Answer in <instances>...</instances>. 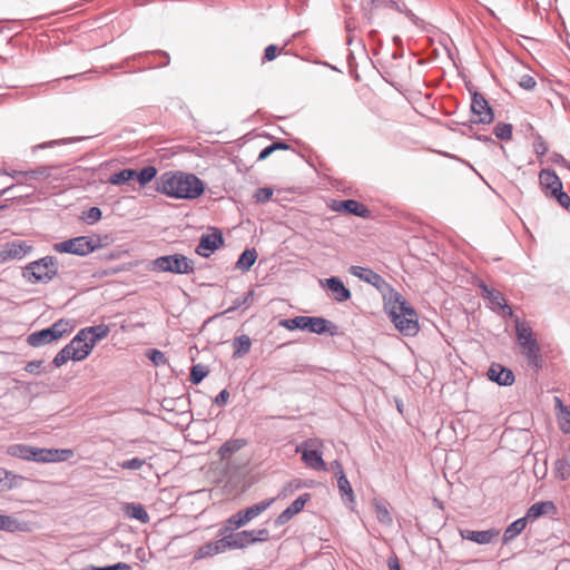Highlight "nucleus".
Instances as JSON below:
<instances>
[{
  "label": "nucleus",
  "mask_w": 570,
  "mask_h": 570,
  "mask_svg": "<svg viewBox=\"0 0 570 570\" xmlns=\"http://www.w3.org/2000/svg\"><path fill=\"white\" fill-rule=\"evenodd\" d=\"M348 273L377 289L382 295L384 313L401 335L414 337L420 332L417 311L382 275L368 266L360 265L350 266Z\"/></svg>",
  "instance_id": "1"
},
{
  "label": "nucleus",
  "mask_w": 570,
  "mask_h": 570,
  "mask_svg": "<svg viewBox=\"0 0 570 570\" xmlns=\"http://www.w3.org/2000/svg\"><path fill=\"white\" fill-rule=\"evenodd\" d=\"M207 183L196 174L167 170L156 179V191L175 200H196L203 197Z\"/></svg>",
  "instance_id": "2"
},
{
  "label": "nucleus",
  "mask_w": 570,
  "mask_h": 570,
  "mask_svg": "<svg viewBox=\"0 0 570 570\" xmlns=\"http://www.w3.org/2000/svg\"><path fill=\"white\" fill-rule=\"evenodd\" d=\"M533 421L527 414L514 413L509 419V425L504 429L501 440L513 446L515 452L531 451V428Z\"/></svg>",
  "instance_id": "3"
},
{
  "label": "nucleus",
  "mask_w": 570,
  "mask_h": 570,
  "mask_svg": "<svg viewBox=\"0 0 570 570\" xmlns=\"http://www.w3.org/2000/svg\"><path fill=\"white\" fill-rule=\"evenodd\" d=\"M515 340L529 367L539 373L543 368V356L530 324L515 316Z\"/></svg>",
  "instance_id": "4"
},
{
  "label": "nucleus",
  "mask_w": 570,
  "mask_h": 570,
  "mask_svg": "<svg viewBox=\"0 0 570 570\" xmlns=\"http://www.w3.org/2000/svg\"><path fill=\"white\" fill-rule=\"evenodd\" d=\"M59 273V262L56 256L46 255L29 262L22 267V277L29 284H48Z\"/></svg>",
  "instance_id": "5"
},
{
  "label": "nucleus",
  "mask_w": 570,
  "mask_h": 570,
  "mask_svg": "<svg viewBox=\"0 0 570 570\" xmlns=\"http://www.w3.org/2000/svg\"><path fill=\"white\" fill-rule=\"evenodd\" d=\"M94 351V347L87 340L85 332L80 328L75 336L66 344L52 358L51 367L59 368L68 361L81 362L86 360Z\"/></svg>",
  "instance_id": "6"
},
{
  "label": "nucleus",
  "mask_w": 570,
  "mask_h": 570,
  "mask_svg": "<svg viewBox=\"0 0 570 570\" xmlns=\"http://www.w3.org/2000/svg\"><path fill=\"white\" fill-rule=\"evenodd\" d=\"M151 272L189 275L195 272V262L181 253L157 256L148 264Z\"/></svg>",
  "instance_id": "7"
},
{
  "label": "nucleus",
  "mask_w": 570,
  "mask_h": 570,
  "mask_svg": "<svg viewBox=\"0 0 570 570\" xmlns=\"http://www.w3.org/2000/svg\"><path fill=\"white\" fill-rule=\"evenodd\" d=\"M75 325L69 318H59L50 326L28 334L26 342L31 347H41L59 341L73 330Z\"/></svg>",
  "instance_id": "8"
},
{
  "label": "nucleus",
  "mask_w": 570,
  "mask_h": 570,
  "mask_svg": "<svg viewBox=\"0 0 570 570\" xmlns=\"http://www.w3.org/2000/svg\"><path fill=\"white\" fill-rule=\"evenodd\" d=\"M130 61L144 62L139 68H134L129 72H139L154 68H164L170 63V56L167 51L157 49L153 51H142L125 58L120 65H114L112 68L128 67Z\"/></svg>",
  "instance_id": "9"
},
{
  "label": "nucleus",
  "mask_w": 570,
  "mask_h": 570,
  "mask_svg": "<svg viewBox=\"0 0 570 570\" xmlns=\"http://www.w3.org/2000/svg\"><path fill=\"white\" fill-rule=\"evenodd\" d=\"M302 454V461L315 471H328L327 463L323 459V444L317 439H308L297 446Z\"/></svg>",
  "instance_id": "10"
},
{
  "label": "nucleus",
  "mask_w": 570,
  "mask_h": 570,
  "mask_svg": "<svg viewBox=\"0 0 570 570\" xmlns=\"http://www.w3.org/2000/svg\"><path fill=\"white\" fill-rule=\"evenodd\" d=\"M252 535L253 532L248 531H240L234 534H229L216 542L207 544L205 547L206 551L202 549L200 552L203 553V556H208L222 552L226 548L243 549L248 544L254 543V539L252 538Z\"/></svg>",
  "instance_id": "11"
},
{
  "label": "nucleus",
  "mask_w": 570,
  "mask_h": 570,
  "mask_svg": "<svg viewBox=\"0 0 570 570\" xmlns=\"http://www.w3.org/2000/svg\"><path fill=\"white\" fill-rule=\"evenodd\" d=\"M478 288L481 292V296L489 302V308L492 312L515 318L512 307L509 305V303L507 302V299L504 298L503 294L500 291L490 287L482 279H479Z\"/></svg>",
  "instance_id": "12"
},
{
  "label": "nucleus",
  "mask_w": 570,
  "mask_h": 570,
  "mask_svg": "<svg viewBox=\"0 0 570 570\" xmlns=\"http://www.w3.org/2000/svg\"><path fill=\"white\" fill-rule=\"evenodd\" d=\"M471 118L478 124L491 125L495 120V112L484 94L481 91L472 92V101L470 102Z\"/></svg>",
  "instance_id": "13"
},
{
  "label": "nucleus",
  "mask_w": 570,
  "mask_h": 570,
  "mask_svg": "<svg viewBox=\"0 0 570 570\" xmlns=\"http://www.w3.org/2000/svg\"><path fill=\"white\" fill-rule=\"evenodd\" d=\"M212 233H203L199 237L195 253L203 257L209 258L216 250L225 245L224 234L218 227H210Z\"/></svg>",
  "instance_id": "14"
},
{
  "label": "nucleus",
  "mask_w": 570,
  "mask_h": 570,
  "mask_svg": "<svg viewBox=\"0 0 570 570\" xmlns=\"http://www.w3.org/2000/svg\"><path fill=\"white\" fill-rule=\"evenodd\" d=\"M328 208L334 213L352 215L362 219H371L373 217L372 210L366 205L353 198L331 199Z\"/></svg>",
  "instance_id": "15"
},
{
  "label": "nucleus",
  "mask_w": 570,
  "mask_h": 570,
  "mask_svg": "<svg viewBox=\"0 0 570 570\" xmlns=\"http://www.w3.org/2000/svg\"><path fill=\"white\" fill-rule=\"evenodd\" d=\"M318 285L322 289L330 293L336 303H345L352 298L351 289L344 284L340 276L333 275L326 278H320Z\"/></svg>",
  "instance_id": "16"
},
{
  "label": "nucleus",
  "mask_w": 570,
  "mask_h": 570,
  "mask_svg": "<svg viewBox=\"0 0 570 570\" xmlns=\"http://www.w3.org/2000/svg\"><path fill=\"white\" fill-rule=\"evenodd\" d=\"M33 250V246L26 240L13 239L0 247V264L9 261H20Z\"/></svg>",
  "instance_id": "17"
},
{
  "label": "nucleus",
  "mask_w": 570,
  "mask_h": 570,
  "mask_svg": "<svg viewBox=\"0 0 570 570\" xmlns=\"http://www.w3.org/2000/svg\"><path fill=\"white\" fill-rule=\"evenodd\" d=\"M52 248L59 254H70L80 257L90 255L87 235L70 237L55 243Z\"/></svg>",
  "instance_id": "18"
},
{
  "label": "nucleus",
  "mask_w": 570,
  "mask_h": 570,
  "mask_svg": "<svg viewBox=\"0 0 570 570\" xmlns=\"http://www.w3.org/2000/svg\"><path fill=\"white\" fill-rule=\"evenodd\" d=\"M305 332L332 337L341 334L337 324L324 316L314 315H307Z\"/></svg>",
  "instance_id": "19"
},
{
  "label": "nucleus",
  "mask_w": 570,
  "mask_h": 570,
  "mask_svg": "<svg viewBox=\"0 0 570 570\" xmlns=\"http://www.w3.org/2000/svg\"><path fill=\"white\" fill-rule=\"evenodd\" d=\"M539 186L543 195L549 198L563 188V183L554 169L547 167L539 173Z\"/></svg>",
  "instance_id": "20"
},
{
  "label": "nucleus",
  "mask_w": 570,
  "mask_h": 570,
  "mask_svg": "<svg viewBox=\"0 0 570 570\" xmlns=\"http://www.w3.org/2000/svg\"><path fill=\"white\" fill-rule=\"evenodd\" d=\"M487 376L499 386H511L515 381L513 371L501 363H492L487 371Z\"/></svg>",
  "instance_id": "21"
},
{
  "label": "nucleus",
  "mask_w": 570,
  "mask_h": 570,
  "mask_svg": "<svg viewBox=\"0 0 570 570\" xmlns=\"http://www.w3.org/2000/svg\"><path fill=\"white\" fill-rule=\"evenodd\" d=\"M7 453L11 456L29 462L41 463L42 448L17 443L8 446Z\"/></svg>",
  "instance_id": "22"
},
{
  "label": "nucleus",
  "mask_w": 570,
  "mask_h": 570,
  "mask_svg": "<svg viewBox=\"0 0 570 570\" xmlns=\"http://www.w3.org/2000/svg\"><path fill=\"white\" fill-rule=\"evenodd\" d=\"M268 507V503L261 502L257 504H254L243 511H239L235 515H233L228 523L232 524L234 528H240L255 519L258 514H261L263 511H265Z\"/></svg>",
  "instance_id": "23"
},
{
  "label": "nucleus",
  "mask_w": 570,
  "mask_h": 570,
  "mask_svg": "<svg viewBox=\"0 0 570 570\" xmlns=\"http://www.w3.org/2000/svg\"><path fill=\"white\" fill-rule=\"evenodd\" d=\"M75 455L68 448H42L41 463L66 462Z\"/></svg>",
  "instance_id": "24"
},
{
  "label": "nucleus",
  "mask_w": 570,
  "mask_h": 570,
  "mask_svg": "<svg viewBox=\"0 0 570 570\" xmlns=\"http://www.w3.org/2000/svg\"><path fill=\"white\" fill-rule=\"evenodd\" d=\"M23 483H31V480L0 468V493L20 488Z\"/></svg>",
  "instance_id": "25"
},
{
  "label": "nucleus",
  "mask_w": 570,
  "mask_h": 570,
  "mask_svg": "<svg viewBox=\"0 0 570 570\" xmlns=\"http://www.w3.org/2000/svg\"><path fill=\"white\" fill-rule=\"evenodd\" d=\"M247 445V439L232 438L225 441L217 450V455L220 461L230 459L236 452Z\"/></svg>",
  "instance_id": "26"
},
{
  "label": "nucleus",
  "mask_w": 570,
  "mask_h": 570,
  "mask_svg": "<svg viewBox=\"0 0 570 570\" xmlns=\"http://www.w3.org/2000/svg\"><path fill=\"white\" fill-rule=\"evenodd\" d=\"M258 258V253L255 247H246L237 257L234 269L242 273H247L252 269Z\"/></svg>",
  "instance_id": "27"
},
{
  "label": "nucleus",
  "mask_w": 570,
  "mask_h": 570,
  "mask_svg": "<svg viewBox=\"0 0 570 570\" xmlns=\"http://www.w3.org/2000/svg\"><path fill=\"white\" fill-rule=\"evenodd\" d=\"M81 330L94 348L98 342L106 338L110 333V326L105 323L86 326Z\"/></svg>",
  "instance_id": "28"
},
{
  "label": "nucleus",
  "mask_w": 570,
  "mask_h": 570,
  "mask_svg": "<svg viewBox=\"0 0 570 570\" xmlns=\"http://www.w3.org/2000/svg\"><path fill=\"white\" fill-rule=\"evenodd\" d=\"M554 410L560 430L564 434H570V406L562 403L561 399L554 397Z\"/></svg>",
  "instance_id": "29"
},
{
  "label": "nucleus",
  "mask_w": 570,
  "mask_h": 570,
  "mask_svg": "<svg viewBox=\"0 0 570 570\" xmlns=\"http://www.w3.org/2000/svg\"><path fill=\"white\" fill-rule=\"evenodd\" d=\"M460 533L463 539L473 541L479 544L490 543L495 537L499 535V531H497V530H485V531L461 530Z\"/></svg>",
  "instance_id": "30"
},
{
  "label": "nucleus",
  "mask_w": 570,
  "mask_h": 570,
  "mask_svg": "<svg viewBox=\"0 0 570 570\" xmlns=\"http://www.w3.org/2000/svg\"><path fill=\"white\" fill-rule=\"evenodd\" d=\"M31 523L27 521H19L16 518L0 514V530L9 532H27L31 530Z\"/></svg>",
  "instance_id": "31"
},
{
  "label": "nucleus",
  "mask_w": 570,
  "mask_h": 570,
  "mask_svg": "<svg viewBox=\"0 0 570 570\" xmlns=\"http://www.w3.org/2000/svg\"><path fill=\"white\" fill-rule=\"evenodd\" d=\"M234 360L244 357L249 353L252 347V338L247 334L236 335L232 342Z\"/></svg>",
  "instance_id": "32"
},
{
  "label": "nucleus",
  "mask_w": 570,
  "mask_h": 570,
  "mask_svg": "<svg viewBox=\"0 0 570 570\" xmlns=\"http://www.w3.org/2000/svg\"><path fill=\"white\" fill-rule=\"evenodd\" d=\"M158 169L154 165H147L140 169L135 168V181L139 185L140 188H145L151 181H156L159 177L157 176Z\"/></svg>",
  "instance_id": "33"
},
{
  "label": "nucleus",
  "mask_w": 570,
  "mask_h": 570,
  "mask_svg": "<svg viewBox=\"0 0 570 570\" xmlns=\"http://www.w3.org/2000/svg\"><path fill=\"white\" fill-rule=\"evenodd\" d=\"M132 181H135V168H122L107 178V183L112 186H126Z\"/></svg>",
  "instance_id": "34"
},
{
  "label": "nucleus",
  "mask_w": 570,
  "mask_h": 570,
  "mask_svg": "<svg viewBox=\"0 0 570 570\" xmlns=\"http://www.w3.org/2000/svg\"><path fill=\"white\" fill-rule=\"evenodd\" d=\"M556 513V507L553 504V501H541L538 503H534L530 507L527 513V519L534 520L540 515L549 514L553 515Z\"/></svg>",
  "instance_id": "35"
},
{
  "label": "nucleus",
  "mask_w": 570,
  "mask_h": 570,
  "mask_svg": "<svg viewBox=\"0 0 570 570\" xmlns=\"http://www.w3.org/2000/svg\"><path fill=\"white\" fill-rule=\"evenodd\" d=\"M122 511L125 515L129 519L138 520L141 523H147L149 521V515L147 511L139 503H126L122 507Z\"/></svg>",
  "instance_id": "36"
},
{
  "label": "nucleus",
  "mask_w": 570,
  "mask_h": 570,
  "mask_svg": "<svg viewBox=\"0 0 570 570\" xmlns=\"http://www.w3.org/2000/svg\"><path fill=\"white\" fill-rule=\"evenodd\" d=\"M117 468H120L122 470H129V471H138L144 468L147 470H151V464L147 463L146 459L134 456L130 459H124L115 462Z\"/></svg>",
  "instance_id": "37"
},
{
  "label": "nucleus",
  "mask_w": 570,
  "mask_h": 570,
  "mask_svg": "<svg viewBox=\"0 0 570 570\" xmlns=\"http://www.w3.org/2000/svg\"><path fill=\"white\" fill-rule=\"evenodd\" d=\"M306 321H307V315H296L293 317L282 318V320H279L278 324L281 327H283L289 332H293V331L305 332Z\"/></svg>",
  "instance_id": "38"
},
{
  "label": "nucleus",
  "mask_w": 570,
  "mask_h": 570,
  "mask_svg": "<svg viewBox=\"0 0 570 570\" xmlns=\"http://www.w3.org/2000/svg\"><path fill=\"white\" fill-rule=\"evenodd\" d=\"M307 482L303 481L301 479H293L288 482H286L278 494L274 497L273 499H287L288 497H292L295 494L296 491L307 488Z\"/></svg>",
  "instance_id": "39"
},
{
  "label": "nucleus",
  "mask_w": 570,
  "mask_h": 570,
  "mask_svg": "<svg viewBox=\"0 0 570 570\" xmlns=\"http://www.w3.org/2000/svg\"><path fill=\"white\" fill-rule=\"evenodd\" d=\"M254 298H255V291L254 289L247 291L246 293L243 294V296L235 298L232 302V305L228 308H226L222 313V315L233 313V312L237 311L238 308H245V309L248 308L250 306V304L254 302Z\"/></svg>",
  "instance_id": "40"
},
{
  "label": "nucleus",
  "mask_w": 570,
  "mask_h": 570,
  "mask_svg": "<svg viewBox=\"0 0 570 570\" xmlns=\"http://www.w3.org/2000/svg\"><path fill=\"white\" fill-rule=\"evenodd\" d=\"M305 501H293L291 507L284 510L275 520L277 527L288 522L295 514L303 510Z\"/></svg>",
  "instance_id": "41"
},
{
  "label": "nucleus",
  "mask_w": 570,
  "mask_h": 570,
  "mask_svg": "<svg viewBox=\"0 0 570 570\" xmlns=\"http://www.w3.org/2000/svg\"><path fill=\"white\" fill-rule=\"evenodd\" d=\"M210 370L203 363L193 364L189 373V382L199 385L209 374Z\"/></svg>",
  "instance_id": "42"
},
{
  "label": "nucleus",
  "mask_w": 570,
  "mask_h": 570,
  "mask_svg": "<svg viewBox=\"0 0 570 570\" xmlns=\"http://www.w3.org/2000/svg\"><path fill=\"white\" fill-rule=\"evenodd\" d=\"M493 135L501 141H511L513 138V125L505 121H498L493 127Z\"/></svg>",
  "instance_id": "43"
},
{
  "label": "nucleus",
  "mask_w": 570,
  "mask_h": 570,
  "mask_svg": "<svg viewBox=\"0 0 570 570\" xmlns=\"http://www.w3.org/2000/svg\"><path fill=\"white\" fill-rule=\"evenodd\" d=\"M145 356L147 360H149L151 362V364L155 367H159V366H164V365L170 366L166 354L156 347L147 348L145 352Z\"/></svg>",
  "instance_id": "44"
},
{
  "label": "nucleus",
  "mask_w": 570,
  "mask_h": 570,
  "mask_svg": "<svg viewBox=\"0 0 570 570\" xmlns=\"http://www.w3.org/2000/svg\"><path fill=\"white\" fill-rule=\"evenodd\" d=\"M337 489L342 499H355L354 490L345 473L336 476Z\"/></svg>",
  "instance_id": "45"
},
{
  "label": "nucleus",
  "mask_w": 570,
  "mask_h": 570,
  "mask_svg": "<svg viewBox=\"0 0 570 570\" xmlns=\"http://www.w3.org/2000/svg\"><path fill=\"white\" fill-rule=\"evenodd\" d=\"M131 267H132V264L128 263V264H119L116 266L98 269L97 272H95L94 277H96V278L109 277V276H112V275H116V274H119L122 272H128L131 269Z\"/></svg>",
  "instance_id": "46"
},
{
  "label": "nucleus",
  "mask_w": 570,
  "mask_h": 570,
  "mask_svg": "<svg viewBox=\"0 0 570 570\" xmlns=\"http://www.w3.org/2000/svg\"><path fill=\"white\" fill-rule=\"evenodd\" d=\"M527 525V518H521L511 523L503 534V540L505 542L514 539L519 533H521Z\"/></svg>",
  "instance_id": "47"
},
{
  "label": "nucleus",
  "mask_w": 570,
  "mask_h": 570,
  "mask_svg": "<svg viewBox=\"0 0 570 570\" xmlns=\"http://www.w3.org/2000/svg\"><path fill=\"white\" fill-rule=\"evenodd\" d=\"M556 476L564 481L570 476V460L567 456H562L554 462Z\"/></svg>",
  "instance_id": "48"
},
{
  "label": "nucleus",
  "mask_w": 570,
  "mask_h": 570,
  "mask_svg": "<svg viewBox=\"0 0 570 570\" xmlns=\"http://www.w3.org/2000/svg\"><path fill=\"white\" fill-rule=\"evenodd\" d=\"M80 218L87 225H95L102 218V210L98 206H91L82 210Z\"/></svg>",
  "instance_id": "49"
},
{
  "label": "nucleus",
  "mask_w": 570,
  "mask_h": 570,
  "mask_svg": "<svg viewBox=\"0 0 570 570\" xmlns=\"http://www.w3.org/2000/svg\"><path fill=\"white\" fill-rule=\"evenodd\" d=\"M88 138L89 137H87V136H75V137L55 139V140L45 141L42 144L38 145L37 148L45 149V148H51V147L60 146V145H69V144H73V142L83 141Z\"/></svg>",
  "instance_id": "50"
},
{
  "label": "nucleus",
  "mask_w": 570,
  "mask_h": 570,
  "mask_svg": "<svg viewBox=\"0 0 570 570\" xmlns=\"http://www.w3.org/2000/svg\"><path fill=\"white\" fill-rule=\"evenodd\" d=\"M274 151L276 150H292L296 153L301 158H303L307 165L315 169V166L313 161L309 158H306L305 155L302 151H297L296 149L292 148V146L284 139L277 138L272 142Z\"/></svg>",
  "instance_id": "51"
},
{
  "label": "nucleus",
  "mask_w": 570,
  "mask_h": 570,
  "mask_svg": "<svg viewBox=\"0 0 570 570\" xmlns=\"http://www.w3.org/2000/svg\"><path fill=\"white\" fill-rule=\"evenodd\" d=\"M274 195V188L272 186H265L257 188L253 194V199L256 204H265L272 199Z\"/></svg>",
  "instance_id": "52"
},
{
  "label": "nucleus",
  "mask_w": 570,
  "mask_h": 570,
  "mask_svg": "<svg viewBox=\"0 0 570 570\" xmlns=\"http://www.w3.org/2000/svg\"><path fill=\"white\" fill-rule=\"evenodd\" d=\"M452 125H461V127L459 129V134L461 136L473 138V134H476L474 131V126L479 125V124L475 119L470 118L469 120H465V121L452 120Z\"/></svg>",
  "instance_id": "53"
},
{
  "label": "nucleus",
  "mask_w": 570,
  "mask_h": 570,
  "mask_svg": "<svg viewBox=\"0 0 570 570\" xmlns=\"http://www.w3.org/2000/svg\"><path fill=\"white\" fill-rule=\"evenodd\" d=\"M51 176V167L49 166H39L35 169L24 170L23 177L30 179H39L40 177L49 178Z\"/></svg>",
  "instance_id": "54"
},
{
  "label": "nucleus",
  "mask_w": 570,
  "mask_h": 570,
  "mask_svg": "<svg viewBox=\"0 0 570 570\" xmlns=\"http://www.w3.org/2000/svg\"><path fill=\"white\" fill-rule=\"evenodd\" d=\"M282 53V48L275 43H271L267 47H265L263 57H262V65L266 62L274 61L279 55Z\"/></svg>",
  "instance_id": "55"
},
{
  "label": "nucleus",
  "mask_w": 570,
  "mask_h": 570,
  "mask_svg": "<svg viewBox=\"0 0 570 570\" xmlns=\"http://www.w3.org/2000/svg\"><path fill=\"white\" fill-rule=\"evenodd\" d=\"M548 199L554 200L562 209L570 213V196L562 188Z\"/></svg>",
  "instance_id": "56"
},
{
  "label": "nucleus",
  "mask_w": 570,
  "mask_h": 570,
  "mask_svg": "<svg viewBox=\"0 0 570 570\" xmlns=\"http://www.w3.org/2000/svg\"><path fill=\"white\" fill-rule=\"evenodd\" d=\"M371 4L376 9L383 7L395 10L397 12H400L402 8V2L395 0H371Z\"/></svg>",
  "instance_id": "57"
},
{
  "label": "nucleus",
  "mask_w": 570,
  "mask_h": 570,
  "mask_svg": "<svg viewBox=\"0 0 570 570\" xmlns=\"http://www.w3.org/2000/svg\"><path fill=\"white\" fill-rule=\"evenodd\" d=\"M473 138L478 141H481L488 146H499V148L502 150L504 155H507V150L502 144H499L494 138H492L489 135H482V134H473Z\"/></svg>",
  "instance_id": "58"
},
{
  "label": "nucleus",
  "mask_w": 570,
  "mask_h": 570,
  "mask_svg": "<svg viewBox=\"0 0 570 570\" xmlns=\"http://www.w3.org/2000/svg\"><path fill=\"white\" fill-rule=\"evenodd\" d=\"M533 150L537 156H544L548 153V145L543 137L539 134H537L535 140L533 142Z\"/></svg>",
  "instance_id": "59"
},
{
  "label": "nucleus",
  "mask_w": 570,
  "mask_h": 570,
  "mask_svg": "<svg viewBox=\"0 0 570 570\" xmlns=\"http://www.w3.org/2000/svg\"><path fill=\"white\" fill-rule=\"evenodd\" d=\"M230 393L227 389H223L213 400V403L219 407H224L228 404Z\"/></svg>",
  "instance_id": "60"
},
{
  "label": "nucleus",
  "mask_w": 570,
  "mask_h": 570,
  "mask_svg": "<svg viewBox=\"0 0 570 570\" xmlns=\"http://www.w3.org/2000/svg\"><path fill=\"white\" fill-rule=\"evenodd\" d=\"M519 86L527 91H531L535 88L537 80L530 75H523L520 78Z\"/></svg>",
  "instance_id": "61"
},
{
  "label": "nucleus",
  "mask_w": 570,
  "mask_h": 570,
  "mask_svg": "<svg viewBox=\"0 0 570 570\" xmlns=\"http://www.w3.org/2000/svg\"><path fill=\"white\" fill-rule=\"evenodd\" d=\"M87 239H88V246H89L90 254L102 248V243H101V238L99 237V234L87 235Z\"/></svg>",
  "instance_id": "62"
},
{
  "label": "nucleus",
  "mask_w": 570,
  "mask_h": 570,
  "mask_svg": "<svg viewBox=\"0 0 570 570\" xmlns=\"http://www.w3.org/2000/svg\"><path fill=\"white\" fill-rule=\"evenodd\" d=\"M400 13H403L414 26L421 24V18L409 9L404 2H402Z\"/></svg>",
  "instance_id": "63"
},
{
  "label": "nucleus",
  "mask_w": 570,
  "mask_h": 570,
  "mask_svg": "<svg viewBox=\"0 0 570 570\" xmlns=\"http://www.w3.org/2000/svg\"><path fill=\"white\" fill-rule=\"evenodd\" d=\"M45 361L43 360H32L27 362L24 366V371L30 374H39L40 368L42 367Z\"/></svg>",
  "instance_id": "64"
}]
</instances>
